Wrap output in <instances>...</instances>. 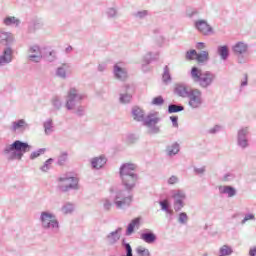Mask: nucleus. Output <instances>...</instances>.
Returning a JSON list of instances; mask_svg holds the SVG:
<instances>
[{"label":"nucleus","instance_id":"nucleus-53","mask_svg":"<svg viewBox=\"0 0 256 256\" xmlns=\"http://www.w3.org/2000/svg\"><path fill=\"white\" fill-rule=\"evenodd\" d=\"M242 85H247V81L243 82Z\"/></svg>","mask_w":256,"mask_h":256},{"label":"nucleus","instance_id":"nucleus-29","mask_svg":"<svg viewBox=\"0 0 256 256\" xmlns=\"http://www.w3.org/2000/svg\"><path fill=\"white\" fill-rule=\"evenodd\" d=\"M73 211H75V208L73 207V204H71V203H68L62 207V212L65 215H69V213H73Z\"/></svg>","mask_w":256,"mask_h":256},{"label":"nucleus","instance_id":"nucleus-35","mask_svg":"<svg viewBox=\"0 0 256 256\" xmlns=\"http://www.w3.org/2000/svg\"><path fill=\"white\" fill-rule=\"evenodd\" d=\"M186 59L188 61H193V59H197V51L196 50H190L186 53Z\"/></svg>","mask_w":256,"mask_h":256},{"label":"nucleus","instance_id":"nucleus-1","mask_svg":"<svg viewBox=\"0 0 256 256\" xmlns=\"http://www.w3.org/2000/svg\"><path fill=\"white\" fill-rule=\"evenodd\" d=\"M191 77L194 83H198L202 89H207V87H209V85H211L215 80V75H213L211 72L203 73L201 69L197 67L192 68Z\"/></svg>","mask_w":256,"mask_h":256},{"label":"nucleus","instance_id":"nucleus-22","mask_svg":"<svg viewBox=\"0 0 256 256\" xmlns=\"http://www.w3.org/2000/svg\"><path fill=\"white\" fill-rule=\"evenodd\" d=\"M141 223V218H135L131 221L127 228V235H131L135 231V227H139Z\"/></svg>","mask_w":256,"mask_h":256},{"label":"nucleus","instance_id":"nucleus-12","mask_svg":"<svg viewBox=\"0 0 256 256\" xmlns=\"http://www.w3.org/2000/svg\"><path fill=\"white\" fill-rule=\"evenodd\" d=\"M29 59L30 61H35L36 63H39L41 60V48L39 46L34 45L29 50Z\"/></svg>","mask_w":256,"mask_h":256},{"label":"nucleus","instance_id":"nucleus-5","mask_svg":"<svg viewBox=\"0 0 256 256\" xmlns=\"http://www.w3.org/2000/svg\"><path fill=\"white\" fill-rule=\"evenodd\" d=\"M58 181L61 183L60 187L63 191H67L68 189H76L79 179L77 177L69 176V177H60Z\"/></svg>","mask_w":256,"mask_h":256},{"label":"nucleus","instance_id":"nucleus-13","mask_svg":"<svg viewBox=\"0 0 256 256\" xmlns=\"http://www.w3.org/2000/svg\"><path fill=\"white\" fill-rule=\"evenodd\" d=\"M173 199L176 200L174 203L175 211H181V209H183V199H185V194L181 191H178L173 195Z\"/></svg>","mask_w":256,"mask_h":256},{"label":"nucleus","instance_id":"nucleus-25","mask_svg":"<svg viewBox=\"0 0 256 256\" xmlns=\"http://www.w3.org/2000/svg\"><path fill=\"white\" fill-rule=\"evenodd\" d=\"M196 61L198 63H205V61H209V52L202 51L200 54H197Z\"/></svg>","mask_w":256,"mask_h":256},{"label":"nucleus","instance_id":"nucleus-11","mask_svg":"<svg viewBox=\"0 0 256 256\" xmlns=\"http://www.w3.org/2000/svg\"><path fill=\"white\" fill-rule=\"evenodd\" d=\"M13 61V49L7 47L3 51V55L0 56V65H5V63H11Z\"/></svg>","mask_w":256,"mask_h":256},{"label":"nucleus","instance_id":"nucleus-18","mask_svg":"<svg viewBox=\"0 0 256 256\" xmlns=\"http://www.w3.org/2000/svg\"><path fill=\"white\" fill-rule=\"evenodd\" d=\"M105 163H107V159L105 157L100 156L92 160V167L94 169H101V167H103Z\"/></svg>","mask_w":256,"mask_h":256},{"label":"nucleus","instance_id":"nucleus-50","mask_svg":"<svg viewBox=\"0 0 256 256\" xmlns=\"http://www.w3.org/2000/svg\"><path fill=\"white\" fill-rule=\"evenodd\" d=\"M249 255L250 256H256V247H253V248L250 249Z\"/></svg>","mask_w":256,"mask_h":256},{"label":"nucleus","instance_id":"nucleus-9","mask_svg":"<svg viewBox=\"0 0 256 256\" xmlns=\"http://www.w3.org/2000/svg\"><path fill=\"white\" fill-rule=\"evenodd\" d=\"M83 99V96L77 94V90L71 89L68 93V100L66 103L67 109H73L75 107L76 101H81Z\"/></svg>","mask_w":256,"mask_h":256},{"label":"nucleus","instance_id":"nucleus-37","mask_svg":"<svg viewBox=\"0 0 256 256\" xmlns=\"http://www.w3.org/2000/svg\"><path fill=\"white\" fill-rule=\"evenodd\" d=\"M51 163H53V159L50 158L44 163V165L41 167V170L44 172L49 171V169H51Z\"/></svg>","mask_w":256,"mask_h":256},{"label":"nucleus","instance_id":"nucleus-52","mask_svg":"<svg viewBox=\"0 0 256 256\" xmlns=\"http://www.w3.org/2000/svg\"><path fill=\"white\" fill-rule=\"evenodd\" d=\"M73 48L72 47H68L67 48V51H71Z\"/></svg>","mask_w":256,"mask_h":256},{"label":"nucleus","instance_id":"nucleus-10","mask_svg":"<svg viewBox=\"0 0 256 256\" xmlns=\"http://www.w3.org/2000/svg\"><path fill=\"white\" fill-rule=\"evenodd\" d=\"M196 29H198L202 35H211V33H213V27L204 20L196 22Z\"/></svg>","mask_w":256,"mask_h":256},{"label":"nucleus","instance_id":"nucleus-26","mask_svg":"<svg viewBox=\"0 0 256 256\" xmlns=\"http://www.w3.org/2000/svg\"><path fill=\"white\" fill-rule=\"evenodd\" d=\"M233 253V249L228 245H223L220 248V255L219 256H229Z\"/></svg>","mask_w":256,"mask_h":256},{"label":"nucleus","instance_id":"nucleus-43","mask_svg":"<svg viewBox=\"0 0 256 256\" xmlns=\"http://www.w3.org/2000/svg\"><path fill=\"white\" fill-rule=\"evenodd\" d=\"M187 219H188V217H187L186 213H181L179 215V222L180 223H187Z\"/></svg>","mask_w":256,"mask_h":256},{"label":"nucleus","instance_id":"nucleus-28","mask_svg":"<svg viewBox=\"0 0 256 256\" xmlns=\"http://www.w3.org/2000/svg\"><path fill=\"white\" fill-rule=\"evenodd\" d=\"M168 155H177L179 153V144H173L167 148Z\"/></svg>","mask_w":256,"mask_h":256},{"label":"nucleus","instance_id":"nucleus-39","mask_svg":"<svg viewBox=\"0 0 256 256\" xmlns=\"http://www.w3.org/2000/svg\"><path fill=\"white\" fill-rule=\"evenodd\" d=\"M43 153H45V149H40L38 151H35L30 155V159H37V157H39L40 155H43Z\"/></svg>","mask_w":256,"mask_h":256},{"label":"nucleus","instance_id":"nucleus-2","mask_svg":"<svg viewBox=\"0 0 256 256\" xmlns=\"http://www.w3.org/2000/svg\"><path fill=\"white\" fill-rule=\"evenodd\" d=\"M30 149L31 146H29V144L16 140L6 149V153H9L10 159L21 160V157H23L24 153H27V151Z\"/></svg>","mask_w":256,"mask_h":256},{"label":"nucleus","instance_id":"nucleus-31","mask_svg":"<svg viewBox=\"0 0 256 256\" xmlns=\"http://www.w3.org/2000/svg\"><path fill=\"white\" fill-rule=\"evenodd\" d=\"M218 51L222 59H226L227 57H229V49L227 48V46L220 47Z\"/></svg>","mask_w":256,"mask_h":256},{"label":"nucleus","instance_id":"nucleus-41","mask_svg":"<svg viewBox=\"0 0 256 256\" xmlns=\"http://www.w3.org/2000/svg\"><path fill=\"white\" fill-rule=\"evenodd\" d=\"M120 101L122 103H129V101H131V95L125 94V95L121 96Z\"/></svg>","mask_w":256,"mask_h":256},{"label":"nucleus","instance_id":"nucleus-16","mask_svg":"<svg viewBox=\"0 0 256 256\" xmlns=\"http://www.w3.org/2000/svg\"><path fill=\"white\" fill-rule=\"evenodd\" d=\"M132 117L134 121H143L145 119V112L139 107H135L132 110Z\"/></svg>","mask_w":256,"mask_h":256},{"label":"nucleus","instance_id":"nucleus-34","mask_svg":"<svg viewBox=\"0 0 256 256\" xmlns=\"http://www.w3.org/2000/svg\"><path fill=\"white\" fill-rule=\"evenodd\" d=\"M25 127V120H19L18 122H14L12 125V131H17V129H21Z\"/></svg>","mask_w":256,"mask_h":256},{"label":"nucleus","instance_id":"nucleus-51","mask_svg":"<svg viewBox=\"0 0 256 256\" xmlns=\"http://www.w3.org/2000/svg\"><path fill=\"white\" fill-rule=\"evenodd\" d=\"M45 131L47 133V131H49V128H47V124H45Z\"/></svg>","mask_w":256,"mask_h":256},{"label":"nucleus","instance_id":"nucleus-45","mask_svg":"<svg viewBox=\"0 0 256 256\" xmlns=\"http://www.w3.org/2000/svg\"><path fill=\"white\" fill-rule=\"evenodd\" d=\"M177 181H178L177 177L172 176L169 178L168 183H169V185H175V183H177Z\"/></svg>","mask_w":256,"mask_h":256},{"label":"nucleus","instance_id":"nucleus-42","mask_svg":"<svg viewBox=\"0 0 256 256\" xmlns=\"http://www.w3.org/2000/svg\"><path fill=\"white\" fill-rule=\"evenodd\" d=\"M45 57L48 58V61H53V58L55 57V51L46 52Z\"/></svg>","mask_w":256,"mask_h":256},{"label":"nucleus","instance_id":"nucleus-6","mask_svg":"<svg viewBox=\"0 0 256 256\" xmlns=\"http://www.w3.org/2000/svg\"><path fill=\"white\" fill-rule=\"evenodd\" d=\"M131 201H133V198L130 195H125V192L123 191L117 192L114 199V203L118 209L131 205Z\"/></svg>","mask_w":256,"mask_h":256},{"label":"nucleus","instance_id":"nucleus-47","mask_svg":"<svg viewBox=\"0 0 256 256\" xmlns=\"http://www.w3.org/2000/svg\"><path fill=\"white\" fill-rule=\"evenodd\" d=\"M178 117L177 116H171L170 120L172 121L174 127H178L177 121H178Z\"/></svg>","mask_w":256,"mask_h":256},{"label":"nucleus","instance_id":"nucleus-24","mask_svg":"<svg viewBox=\"0 0 256 256\" xmlns=\"http://www.w3.org/2000/svg\"><path fill=\"white\" fill-rule=\"evenodd\" d=\"M141 239L145 241V243H155L157 236L153 233H143L141 234Z\"/></svg>","mask_w":256,"mask_h":256},{"label":"nucleus","instance_id":"nucleus-38","mask_svg":"<svg viewBox=\"0 0 256 256\" xmlns=\"http://www.w3.org/2000/svg\"><path fill=\"white\" fill-rule=\"evenodd\" d=\"M162 211H166V213H171V210H169V201L164 200L160 202Z\"/></svg>","mask_w":256,"mask_h":256},{"label":"nucleus","instance_id":"nucleus-30","mask_svg":"<svg viewBox=\"0 0 256 256\" xmlns=\"http://www.w3.org/2000/svg\"><path fill=\"white\" fill-rule=\"evenodd\" d=\"M4 25H19V20L15 17H7L4 19Z\"/></svg>","mask_w":256,"mask_h":256},{"label":"nucleus","instance_id":"nucleus-46","mask_svg":"<svg viewBox=\"0 0 256 256\" xmlns=\"http://www.w3.org/2000/svg\"><path fill=\"white\" fill-rule=\"evenodd\" d=\"M112 205L113 204H111L109 200L104 201V209H106V211H109V209H111Z\"/></svg>","mask_w":256,"mask_h":256},{"label":"nucleus","instance_id":"nucleus-54","mask_svg":"<svg viewBox=\"0 0 256 256\" xmlns=\"http://www.w3.org/2000/svg\"><path fill=\"white\" fill-rule=\"evenodd\" d=\"M224 180L227 181V176L224 177Z\"/></svg>","mask_w":256,"mask_h":256},{"label":"nucleus","instance_id":"nucleus-15","mask_svg":"<svg viewBox=\"0 0 256 256\" xmlns=\"http://www.w3.org/2000/svg\"><path fill=\"white\" fill-rule=\"evenodd\" d=\"M232 49L236 55H243V53H247L248 47L244 42H237Z\"/></svg>","mask_w":256,"mask_h":256},{"label":"nucleus","instance_id":"nucleus-36","mask_svg":"<svg viewBox=\"0 0 256 256\" xmlns=\"http://www.w3.org/2000/svg\"><path fill=\"white\" fill-rule=\"evenodd\" d=\"M165 103V100L163 99V96H157L152 99V105H163Z\"/></svg>","mask_w":256,"mask_h":256},{"label":"nucleus","instance_id":"nucleus-23","mask_svg":"<svg viewBox=\"0 0 256 256\" xmlns=\"http://www.w3.org/2000/svg\"><path fill=\"white\" fill-rule=\"evenodd\" d=\"M220 193H226L228 195V197H235V188L231 187V186H221L219 188Z\"/></svg>","mask_w":256,"mask_h":256},{"label":"nucleus","instance_id":"nucleus-40","mask_svg":"<svg viewBox=\"0 0 256 256\" xmlns=\"http://www.w3.org/2000/svg\"><path fill=\"white\" fill-rule=\"evenodd\" d=\"M163 81H165V83H167V81H171V76L169 75V67H165V71L163 74Z\"/></svg>","mask_w":256,"mask_h":256},{"label":"nucleus","instance_id":"nucleus-19","mask_svg":"<svg viewBox=\"0 0 256 256\" xmlns=\"http://www.w3.org/2000/svg\"><path fill=\"white\" fill-rule=\"evenodd\" d=\"M124 167L126 168L127 175H135V173L133 171H135V169H137V166H135V164H133V163H125L120 167V177H121V172L123 171Z\"/></svg>","mask_w":256,"mask_h":256},{"label":"nucleus","instance_id":"nucleus-33","mask_svg":"<svg viewBox=\"0 0 256 256\" xmlns=\"http://www.w3.org/2000/svg\"><path fill=\"white\" fill-rule=\"evenodd\" d=\"M183 106H177L175 104H172L168 107L169 113H179V111H183Z\"/></svg>","mask_w":256,"mask_h":256},{"label":"nucleus","instance_id":"nucleus-17","mask_svg":"<svg viewBox=\"0 0 256 256\" xmlns=\"http://www.w3.org/2000/svg\"><path fill=\"white\" fill-rule=\"evenodd\" d=\"M114 74L117 79H120V81H125V79H127V71L119 67V65L114 66Z\"/></svg>","mask_w":256,"mask_h":256},{"label":"nucleus","instance_id":"nucleus-21","mask_svg":"<svg viewBox=\"0 0 256 256\" xmlns=\"http://www.w3.org/2000/svg\"><path fill=\"white\" fill-rule=\"evenodd\" d=\"M175 93L179 97H189V90L183 85H177L175 88Z\"/></svg>","mask_w":256,"mask_h":256},{"label":"nucleus","instance_id":"nucleus-7","mask_svg":"<svg viewBox=\"0 0 256 256\" xmlns=\"http://www.w3.org/2000/svg\"><path fill=\"white\" fill-rule=\"evenodd\" d=\"M157 123H159V115L157 114V112L147 115L145 125L146 127H149L150 133L159 132V127H157Z\"/></svg>","mask_w":256,"mask_h":256},{"label":"nucleus","instance_id":"nucleus-3","mask_svg":"<svg viewBox=\"0 0 256 256\" xmlns=\"http://www.w3.org/2000/svg\"><path fill=\"white\" fill-rule=\"evenodd\" d=\"M188 99L189 107L199 109L203 105V92L197 88H192L189 90Z\"/></svg>","mask_w":256,"mask_h":256},{"label":"nucleus","instance_id":"nucleus-48","mask_svg":"<svg viewBox=\"0 0 256 256\" xmlns=\"http://www.w3.org/2000/svg\"><path fill=\"white\" fill-rule=\"evenodd\" d=\"M57 75L59 77H65V69L59 68L58 71H57Z\"/></svg>","mask_w":256,"mask_h":256},{"label":"nucleus","instance_id":"nucleus-44","mask_svg":"<svg viewBox=\"0 0 256 256\" xmlns=\"http://www.w3.org/2000/svg\"><path fill=\"white\" fill-rule=\"evenodd\" d=\"M251 219H255V216L253 214H248L244 217L242 223H247V221H251Z\"/></svg>","mask_w":256,"mask_h":256},{"label":"nucleus","instance_id":"nucleus-49","mask_svg":"<svg viewBox=\"0 0 256 256\" xmlns=\"http://www.w3.org/2000/svg\"><path fill=\"white\" fill-rule=\"evenodd\" d=\"M196 49H199V50L205 49V43H203V42L198 43L196 46Z\"/></svg>","mask_w":256,"mask_h":256},{"label":"nucleus","instance_id":"nucleus-32","mask_svg":"<svg viewBox=\"0 0 256 256\" xmlns=\"http://www.w3.org/2000/svg\"><path fill=\"white\" fill-rule=\"evenodd\" d=\"M136 252L140 256H151V252H149V249L144 248L143 246H140L136 249Z\"/></svg>","mask_w":256,"mask_h":256},{"label":"nucleus","instance_id":"nucleus-4","mask_svg":"<svg viewBox=\"0 0 256 256\" xmlns=\"http://www.w3.org/2000/svg\"><path fill=\"white\" fill-rule=\"evenodd\" d=\"M121 180L124 185L126 191H131L135 188L137 183V175L136 174H127V168L124 166L121 172Z\"/></svg>","mask_w":256,"mask_h":256},{"label":"nucleus","instance_id":"nucleus-8","mask_svg":"<svg viewBox=\"0 0 256 256\" xmlns=\"http://www.w3.org/2000/svg\"><path fill=\"white\" fill-rule=\"evenodd\" d=\"M41 219H42V225L43 227H45V229H49L51 227L52 228L59 227V223L55 219V216H53L52 214L43 212Z\"/></svg>","mask_w":256,"mask_h":256},{"label":"nucleus","instance_id":"nucleus-27","mask_svg":"<svg viewBox=\"0 0 256 256\" xmlns=\"http://www.w3.org/2000/svg\"><path fill=\"white\" fill-rule=\"evenodd\" d=\"M68 157H69V154H67V152L61 151L60 155L58 156V164L64 165L65 162L67 161Z\"/></svg>","mask_w":256,"mask_h":256},{"label":"nucleus","instance_id":"nucleus-20","mask_svg":"<svg viewBox=\"0 0 256 256\" xmlns=\"http://www.w3.org/2000/svg\"><path fill=\"white\" fill-rule=\"evenodd\" d=\"M245 135H247V128L240 130L238 133V143L240 147H243V148L247 147L248 145L247 140L243 138L245 137Z\"/></svg>","mask_w":256,"mask_h":256},{"label":"nucleus","instance_id":"nucleus-14","mask_svg":"<svg viewBox=\"0 0 256 256\" xmlns=\"http://www.w3.org/2000/svg\"><path fill=\"white\" fill-rule=\"evenodd\" d=\"M15 41V36L11 34L10 32H1L0 33V43H3L4 45H11Z\"/></svg>","mask_w":256,"mask_h":256}]
</instances>
